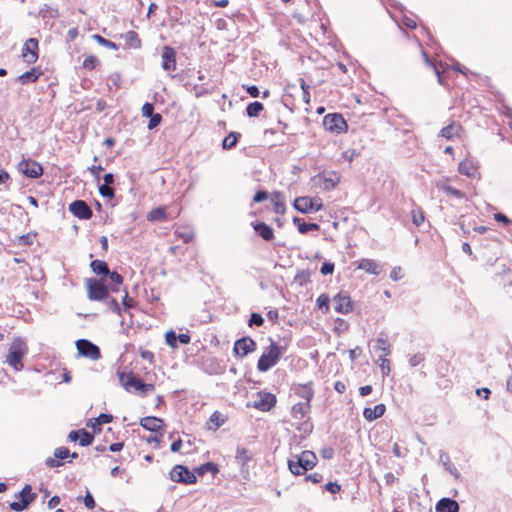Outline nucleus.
<instances>
[{"mask_svg":"<svg viewBox=\"0 0 512 512\" xmlns=\"http://www.w3.org/2000/svg\"><path fill=\"white\" fill-rule=\"evenodd\" d=\"M294 208L300 213L307 214L312 212V198L308 196L297 197L293 203Z\"/></svg>","mask_w":512,"mask_h":512,"instance_id":"a211bd4d","label":"nucleus"},{"mask_svg":"<svg viewBox=\"0 0 512 512\" xmlns=\"http://www.w3.org/2000/svg\"><path fill=\"white\" fill-rule=\"evenodd\" d=\"M294 392L297 396L304 399V402H307L308 404H310L314 396V391L311 386V383L298 385L297 387H295Z\"/></svg>","mask_w":512,"mask_h":512,"instance_id":"412c9836","label":"nucleus"},{"mask_svg":"<svg viewBox=\"0 0 512 512\" xmlns=\"http://www.w3.org/2000/svg\"><path fill=\"white\" fill-rule=\"evenodd\" d=\"M379 361H380V368H381L382 374L384 376L389 375L390 363H389V360L387 359V356H379Z\"/></svg>","mask_w":512,"mask_h":512,"instance_id":"13d9d810","label":"nucleus"},{"mask_svg":"<svg viewBox=\"0 0 512 512\" xmlns=\"http://www.w3.org/2000/svg\"><path fill=\"white\" fill-rule=\"evenodd\" d=\"M424 360H425L424 354L416 353L409 357L408 362L411 367H416V366L420 365L422 362H424Z\"/></svg>","mask_w":512,"mask_h":512,"instance_id":"6e6d98bb","label":"nucleus"},{"mask_svg":"<svg viewBox=\"0 0 512 512\" xmlns=\"http://www.w3.org/2000/svg\"><path fill=\"white\" fill-rule=\"evenodd\" d=\"M79 444L83 447L89 446L93 443L94 436L85 429H80Z\"/></svg>","mask_w":512,"mask_h":512,"instance_id":"a18cd8bd","label":"nucleus"},{"mask_svg":"<svg viewBox=\"0 0 512 512\" xmlns=\"http://www.w3.org/2000/svg\"><path fill=\"white\" fill-rule=\"evenodd\" d=\"M316 464V454L310 450H305L300 455H295L288 460L289 470L294 475H303L306 471L313 469Z\"/></svg>","mask_w":512,"mask_h":512,"instance_id":"f257e3e1","label":"nucleus"},{"mask_svg":"<svg viewBox=\"0 0 512 512\" xmlns=\"http://www.w3.org/2000/svg\"><path fill=\"white\" fill-rule=\"evenodd\" d=\"M412 222L415 226L419 227L425 221L424 213L421 209H414L411 211Z\"/></svg>","mask_w":512,"mask_h":512,"instance_id":"8fccbe9b","label":"nucleus"},{"mask_svg":"<svg viewBox=\"0 0 512 512\" xmlns=\"http://www.w3.org/2000/svg\"><path fill=\"white\" fill-rule=\"evenodd\" d=\"M253 228L265 241H271L274 238L273 229L264 222L253 224Z\"/></svg>","mask_w":512,"mask_h":512,"instance_id":"4be33fe9","label":"nucleus"},{"mask_svg":"<svg viewBox=\"0 0 512 512\" xmlns=\"http://www.w3.org/2000/svg\"><path fill=\"white\" fill-rule=\"evenodd\" d=\"M99 193L102 197L112 199L115 196V191L110 185L102 184L99 186Z\"/></svg>","mask_w":512,"mask_h":512,"instance_id":"603ef678","label":"nucleus"},{"mask_svg":"<svg viewBox=\"0 0 512 512\" xmlns=\"http://www.w3.org/2000/svg\"><path fill=\"white\" fill-rule=\"evenodd\" d=\"M92 38L97 42L99 43L100 45L104 46V47H107L109 49H113V50H118L119 46L115 43V42H112L108 39H105L104 37H102L101 35L99 34H94L92 36Z\"/></svg>","mask_w":512,"mask_h":512,"instance_id":"de8ad7c7","label":"nucleus"},{"mask_svg":"<svg viewBox=\"0 0 512 512\" xmlns=\"http://www.w3.org/2000/svg\"><path fill=\"white\" fill-rule=\"evenodd\" d=\"M18 170L29 178H38L43 173L42 166L34 160H22L18 164Z\"/></svg>","mask_w":512,"mask_h":512,"instance_id":"1a4fd4ad","label":"nucleus"},{"mask_svg":"<svg viewBox=\"0 0 512 512\" xmlns=\"http://www.w3.org/2000/svg\"><path fill=\"white\" fill-rule=\"evenodd\" d=\"M166 12L170 18V20L174 22H181L182 18V10L178 6H167Z\"/></svg>","mask_w":512,"mask_h":512,"instance_id":"a19ab883","label":"nucleus"},{"mask_svg":"<svg viewBox=\"0 0 512 512\" xmlns=\"http://www.w3.org/2000/svg\"><path fill=\"white\" fill-rule=\"evenodd\" d=\"M325 489L332 494H336L341 490V486L337 482H328Z\"/></svg>","mask_w":512,"mask_h":512,"instance_id":"774afa93","label":"nucleus"},{"mask_svg":"<svg viewBox=\"0 0 512 512\" xmlns=\"http://www.w3.org/2000/svg\"><path fill=\"white\" fill-rule=\"evenodd\" d=\"M40 74L41 73L36 68H32L30 71H27V72L21 74L18 77V81L21 84L33 83L38 80Z\"/></svg>","mask_w":512,"mask_h":512,"instance_id":"7c9ffc66","label":"nucleus"},{"mask_svg":"<svg viewBox=\"0 0 512 512\" xmlns=\"http://www.w3.org/2000/svg\"><path fill=\"white\" fill-rule=\"evenodd\" d=\"M83 502L87 509H93L96 506L95 500L89 491L84 496Z\"/></svg>","mask_w":512,"mask_h":512,"instance_id":"69168bd1","label":"nucleus"},{"mask_svg":"<svg viewBox=\"0 0 512 512\" xmlns=\"http://www.w3.org/2000/svg\"><path fill=\"white\" fill-rule=\"evenodd\" d=\"M22 57L29 63H35L38 59V40L36 38H29L23 46Z\"/></svg>","mask_w":512,"mask_h":512,"instance_id":"9b49d317","label":"nucleus"},{"mask_svg":"<svg viewBox=\"0 0 512 512\" xmlns=\"http://www.w3.org/2000/svg\"><path fill=\"white\" fill-rule=\"evenodd\" d=\"M174 235L184 243H189L194 238V231L190 226H180L176 228Z\"/></svg>","mask_w":512,"mask_h":512,"instance_id":"b1692460","label":"nucleus"},{"mask_svg":"<svg viewBox=\"0 0 512 512\" xmlns=\"http://www.w3.org/2000/svg\"><path fill=\"white\" fill-rule=\"evenodd\" d=\"M227 416L219 411H215L209 418L208 428L211 430H217L227 421Z\"/></svg>","mask_w":512,"mask_h":512,"instance_id":"393cba45","label":"nucleus"},{"mask_svg":"<svg viewBox=\"0 0 512 512\" xmlns=\"http://www.w3.org/2000/svg\"><path fill=\"white\" fill-rule=\"evenodd\" d=\"M170 477L174 482L193 484L196 482V476L183 465H176L170 472Z\"/></svg>","mask_w":512,"mask_h":512,"instance_id":"6e6552de","label":"nucleus"},{"mask_svg":"<svg viewBox=\"0 0 512 512\" xmlns=\"http://www.w3.org/2000/svg\"><path fill=\"white\" fill-rule=\"evenodd\" d=\"M76 348L79 355L90 358L92 360H98L101 357L99 347L87 339L77 340Z\"/></svg>","mask_w":512,"mask_h":512,"instance_id":"0eeeda50","label":"nucleus"},{"mask_svg":"<svg viewBox=\"0 0 512 512\" xmlns=\"http://www.w3.org/2000/svg\"><path fill=\"white\" fill-rule=\"evenodd\" d=\"M359 269L366 271L373 275H379L381 273V267L374 260L363 259L358 265Z\"/></svg>","mask_w":512,"mask_h":512,"instance_id":"a878e982","label":"nucleus"},{"mask_svg":"<svg viewBox=\"0 0 512 512\" xmlns=\"http://www.w3.org/2000/svg\"><path fill=\"white\" fill-rule=\"evenodd\" d=\"M263 108L264 107L261 102L254 101V102L248 104V106L246 108V112L249 117H256L263 110Z\"/></svg>","mask_w":512,"mask_h":512,"instance_id":"79ce46f5","label":"nucleus"},{"mask_svg":"<svg viewBox=\"0 0 512 512\" xmlns=\"http://www.w3.org/2000/svg\"><path fill=\"white\" fill-rule=\"evenodd\" d=\"M30 504H31V498L27 499V500L26 499L25 500L18 499L17 501L11 502L9 504V507L13 511L21 512V511H24L25 509H27Z\"/></svg>","mask_w":512,"mask_h":512,"instance_id":"37998d69","label":"nucleus"},{"mask_svg":"<svg viewBox=\"0 0 512 512\" xmlns=\"http://www.w3.org/2000/svg\"><path fill=\"white\" fill-rule=\"evenodd\" d=\"M256 349L255 341L250 337H242L234 344V352L239 357H244Z\"/></svg>","mask_w":512,"mask_h":512,"instance_id":"f8f14e48","label":"nucleus"},{"mask_svg":"<svg viewBox=\"0 0 512 512\" xmlns=\"http://www.w3.org/2000/svg\"><path fill=\"white\" fill-rule=\"evenodd\" d=\"M443 192H445L446 194L448 195H451L453 197H456V198H459V199H462L464 198V193L452 186H449V185H446V184H441L438 186Z\"/></svg>","mask_w":512,"mask_h":512,"instance_id":"49530a36","label":"nucleus"},{"mask_svg":"<svg viewBox=\"0 0 512 512\" xmlns=\"http://www.w3.org/2000/svg\"><path fill=\"white\" fill-rule=\"evenodd\" d=\"M15 498L16 499H22V500H27V499H30L31 498V503L34 501V499L36 498V494L32 492V487L31 485L27 484L23 487V489L15 495Z\"/></svg>","mask_w":512,"mask_h":512,"instance_id":"58836bf2","label":"nucleus"},{"mask_svg":"<svg viewBox=\"0 0 512 512\" xmlns=\"http://www.w3.org/2000/svg\"><path fill=\"white\" fill-rule=\"evenodd\" d=\"M439 458L445 470L448 471L451 475L454 476L455 479L458 480L460 478V473L458 472L457 468L451 463L448 453L441 451Z\"/></svg>","mask_w":512,"mask_h":512,"instance_id":"bb28decb","label":"nucleus"},{"mask_svg":"<svg viewBox=\"0 0 512 512\" xmlns=\"http://www.w3.org/2000/svg\"><path fill=\"white\" fill-rule=\"evenodd\" d=\"M264 322L263 317L259 313H252L249 319V326H261Z\"/></svg>","mask_w":512,"mask_h":512,"instance_id":"bf43d9fd","label":"nucleus"},{"mask_svg":"<svg viewBox=\"0 0 512 512\" xmlns=\"http://www.w3.org/2000/svg\"><path fill=\"white\" fill-rule=\"evenodd\" d=\"M162 121V116L159 113H154L150 118L147 125V128H156L158 125H160Z\"/></svg>","mask_w":512,"mask_h":512,"instance_id":"052dcab7","label":"nucleus"},{"mask_svg":"<svg viewBox=\"0 0 512 512\" xmlns=\"http://www.w3.org/2000/svg\"><path fill=\"white\" fill-rule=\"evenodd\" d=\"M300 85H301V89H302V99L305 103H309L310 102V93H309V88L310 86L308 84H306L305 80L304 79H300Z\"/></svg>","mask_w":512,"mask_h":512,"instance_id":"4d7b16f0","label":"nucleus"},{"mask_svg":"<svg viewBox=\"0 0 512 512\" xmlns=\"http://www.w3.org/2000/svg\"><path fill=\"white\" fill-rule=\"evenodd\" d=\"M334 263L331 262H324L321 266L320 272L323 275L332 274L334 271Z\"/></svg>","mask_w":512,"mask_h":512,"instance_id":"338daca9","label":"nucleus"},{"mask_svg":"<svg viewBox=\"0 0 512 512\" xmlns=\"http://www.w3.org/2000/svg\"><path fill=\"white\" fill-rule=\"evenodd\" d=\"M104 302L107 304L108 308L112 312H114L118 315L121 314V308H120V305L118 304V302L116 301V299H114L113 297H110L108 295V299H106Z\"/></svg>","mask_w":512,"mask_h":512,"instance_id":"5fc2aeb1","label":"nucleus"},{"mask_svg":"<svg viewBox=\"0 0 512 512\" xmlns=\"http://www.w3.org/2000/svg\"><path fill=\"white\" fill-rule=\"evenodd\" d=\"M99 64V60L94 55L87 56L83 61V68L93 70Z\"/></svg>","mask_w":512,"mask_h":512,"instance_id":"3c124183","label":"nucleus"},{"mask_svg":"<svg viewBox=\"0 0 512 512\" xmlns=\"http://www.w3.org/2000/svg\"><path fill=\"white\" fill-rule=\"evenodd\" d=\"M162 68L166 71L176 69V51L170 46H164L162 50Z\"/></svg>","mask_w":512,"mask_h":512,"instance_id":"ddd939ff","label":"nucleus"},{"mask_svg":"<svg viewBox=\"0 0 512 512\" xmlns=\"http://www.w3.org/2000/svg\"><path fill=\"white\" fill-rule=\"evenodd\" d=\"M297 429L301 431L304 435H309L313 430V425L309 421H304L297 427Z\"/></svg>","mask_w":512,"mask_h":512,"instance_id":"0e129e2a","label":"nucleus"},{"mask_svg":"<svg viewBox=\"0 0 512 512\" xmlns=\"http://www.w3.org/2000/svg\"><path fill=\"white\" fill-rule=\"evenodd\" d=\"M437 512H459V504L451 498H442L436 504Z\"/></svg>","mask_w":512,"mask_h":512,"instance_id":"6ab92c4d","label":"nucleus"},{"mask_svg":"<svg viewBox=\"0 0 512 512\" xmlns=\"http://www.w3.org/2000/svg\"><path fill=\"white\" fill-rule=\"evenodd\" d=\"M87 296L91 301H105L108 299L109 287L103 279L90 278L86 280Z\"/></svg>","mask_w":512,"mask_h":512,"instance_id":"39448f33","label":"nucleus"},{"mask_svg":"<svg viewBox=\"0 0 512 512\" xmlns=\"http://www.w3.org/2000/svg\"><path fill=\"white\" fill-rule=\"evenodd\" d=\"M273 211L277 214H284L286 211L284 197L280 192H274L271 196Z\"/></svg>","mask_w":512,"mask_h":512,"instance_id":"cd10ccee","label":"nucleus"},{"mask_svg":"<svg viewBox=\"0 0 512 512\" xmlns=\"http://www.w3.org/2000/svg\"><path fill=\"white\" fill-rule=\"evenodd\" d=\"M323 128H348V125L340 113H329L323 117Z\"/></svg>","mask_w":512,"mask_h":512,"instance_id":"4468645a","label":"nucleus"},{"mask_svg":"<svg viewBox=\"0 0 512 512\" xmlns=\"http://www.w3.org/2000/svg\"><path fill=\"white\" fill-rule=\"evenodd\" d=\"M285 347L277 345L275 342H271L266 351L260 356L257 369L260 372H266L277 364L283 353Z\"/></svg>","mask_w":512,"mask_h":512,"instance_id":"f03ea898","label":"nucleus"},{"mask_svg":"<svg viewBox=\"0 0 512 512\" xmlns=\"http://www.w3.org/2000/svg\"><path fill=\"white\" fill-rule=\"evenodd\" d=\"M375 352H379V356H388L390 354V344L387 339L377 338L374 346Z\"/></svg>","mask_w":512,"mask_h":512,"instance_id":"72a5a7b5","label":"nucleus"},{"mask_svg":"<svg viewBox=\"0 0 512 512\" xmlns=\"http://www.w3.org/2000/svg\"><path fill=\"white\" fill-rule=\"evenodd\" d=\"M235 458L242 466L252 459V453L245 447L238 446L236 449Z\"/></svg>","mask_w":512,"mask_h":512,"instance_id":"473e14b6","label":"nucleus"},{"mask_svg":"<svg viewBox=\"0 0 512 512\" xmlns=\"http://www.w3.org/2000/svg\"><path fill=\"white\" fill-rule=\"evenodd\" d=\"M276 396L270 392L260 391L257 393L253 402L249 403V407L257 410L267 412L270 411L276 404Z\"/></svg>","mask_w":512,"mask_h":512,"instance_id":"423d86ee","label":"nucleus"},{"mask_svg":"<svg viewBox=\"0 0 512 512\" xmlns=\"http://www.w3.org/2000/svg\"><path fill=\"white\" fill-rule=\"evenodd\" d=\"M113 420L112 415L101 413L97 418L93 420V422L89 425L94 431L98 426L106 423H110Z\"/></svg>","mask_w":512,"mask_h":512,"instance_id":"4c0bfd02","label":"nucleus"},{"mask_svg":"<svg viewBox=\"0 0 512 512\" xmlns=\"http://www.w3.org/2000/svg\"><path fill=\"white\" fill-rule=\"evenodd\" d=\"M329 297L325 294H321L317 298V305L320 309H325L326 311L329 309Z\"/></svg>","mask_w":512,"mask_h":512,"instance_id":"680f3d73","label":"nucleus"},{"mask_svg":"<svg viewBox=\"0 0 512 512\" xmlns=\"http://www.w3.org/2000/svg\"><path fill=\"white\" fill-rule=\"evenodd\" d=\"M310 281V272L308 270L299 271L294 277V282L300 286L306 285Z\"/></svg>","mask_w":512,"mask_h":512,"instance_id":"09e8293b","label":"nucleus"},{"mask_svg":"<svg viewBox=\"0 0 512 512\" xmlns=\"http://www.w3.org/2000/svg\"><path fill=\"white\" fill-rule=\"evenodd\" d=\"M458 171L468 177H474L477 172V167L472 161L465 160L459 163Z\"/></svg>","mask_w":512,"mask_h":512,"instance_id":"c85d7f7f","label":"nucleus"},{"mask_svg":"<svg viewBox=\"0 0 512 512\" xmlns=\"http://www.w3.org/2000/svg\"><path fill=\"white\" fill-rule=\"evenodd\" d=\"M196 472L200 476H203L206 473H211V474L215 475L218 472V468L214 463L207 462V463L199 466L198 468H196Z\"/></svg>","mask_w":512,"mask_h":512,"instance_id":"ea45409f","label":"nucleus"},{"mask_svg":"<svg viewBox=\"0 0 512 512\" xmlns=\"http://www.w3.org/2000/svg\"><path fill=\"white\" fill-rule=\"evenodd\" d=\"M118 377L121 385L127 390L131 389L139 392L141 395H146L154 390L153 384L144 383L141 379L134 376L132 373L126 374L118 372Z\"/></svg>","mask_w":512,"mask_h":512,"instance_id":"20e7f679","label":"nucleus"},{"mask_svg":"<svg viewBox=\"0 0 512 512\" xmlns=\"http://www.w3.org/2000/svg\"><path fill=\"white\" fill-rule=\"evenodd\" d=\"M386 411V407L384 404H378L374 406V408H365L363 411V416L368 421L376 420L384 415Z\"/></svg>","mask_w":512,"mask_h":512,"instance_id":"aec40b11","label":"nucleus"},{"mask_svg":"<svg viewBox=\"0 0 512 512\" xmlns=\"http://www.w3.org/2000/svg\"><path fill=\"white\" fill-rule=\"evenodd\" d=\"M166 219L165 209L158 207L153 209L148 214V220L150 221H162Z\"/></svg>","mask_w":512,"mask_h":512,"instance_id":"c03bdc74","label":"nucleus"},{"mask_svg":"<svg viewBox=\"0 0 512 512\" xmlns=\"http://www.w3.org/2000/svg\"><path fill=\"white\" fill-rule=\"evenodd\" d=\"M335 310L338 313L347 314L352 310L351 299L345 293H338L334 297Z\"/></svg>","mask_w":512,"mask_h":512,"instance_id":"2eb2a0df","label":"nucleus"},{"mask_svg":"<svg viewBox=\"0 0 512 512\" xmlns=\"http://www.w3.org/2000/svg\"><path fill=\"white\" fill-rule=\"evenodd\" d=\"M124 38L130 47L138 49L141 47V40L135 31H128L125 33Z\"/></svg>","mask_w":512,"mask_h":512,"instance_id":"c9c22d12","label":"nucleus"},{"mask_svg":"<svg viewBox=\"0 0 512 512\" xmlns=\"http://www.w3.org/2000/svg\"><path fill=\"white\" fill-rule=\"evenodd\" d=\"M69 211L81 220H88L92 217V210L83 200H75L69 205Z\"/></svg>","mask_w":512,"mask_h":512,"instance_id":"9d476101","label":"nucleus"},{"mask_svg":"<svg viewBox=\"0 0 512 512\" xmlns=\"http://www.w3.org/2000/svg\"><path fill=\"white\" fill-rule=\"evenodd\" d=\"M140 425L151 432H160L164 428V422L162 419L154 417V416H147L140 420Z\"/></svg>","mask_w":512,"mask_h":512,"instance_id":"dca6fc26","label":"nucleus"},{"mask_svg":"<svg viewBox=\"0 0 512 512\" xmlns=\"http://www.w3.org/2000/svg\"><path fill=\"white\" fill-rule=\"evenodd\" d=\"M154 114V105L152 103L146 102L142 106V116L146 118H150Z\"/></svg>","mask_w":512,"mask_h":512,"instance_id":"e2e57ef3","label":"nucleus"},{"mask_svg":"<svg viewBox=\"0 0 512 512\" xmlns=\"http://www.w3.org/2000/svg\"><path fill=\"white\" fill-rule=\"evenodd\" d=\"M105 276H108L110 279L111 285L109 287V290H111L112 292L119 291L118 286L123 283V277L118 272H111L110 270L109 273H107Z\"/></svg>","mask_w":512,"mask_h":512,"instance_id":"f704fd0d","label":"nucleus"},{"mask_svg":"<svg viewBox=\"0 0 512 512\" xmlns=\"http://www.w3.org/2000/svg\"><path fill=\"white\" fill-rule=\"evenodd\" d=\"M70 451L66 447H59L56 448L54 451V458H47L46 459V465L50 468L59 467L62 465V463L59 460H64L67 457H69Z\"/></svg>","mask_w":512,"mask_h":512,"instance_id":"f3484780","label":"nucleus"},{"mask_svg":"<svg viewBox=\"0 0 512 512\" xmlns=\"http://www.w3.org/2000/svg\"><path fill=\"white\" fill-rule=\"evenodd\" d=\"M27 344L21 338H16L9 347L6 362L16 371L23 369L22 359L27 354Z\"/></svg>","mask_w":512,"mask_h":512,"instance_id":"7ed1b4c3","label":"nucleus"},{"mask_svg":"<svg viewBox=\"0 0 512 512\" xmlns=\"http://www.w3.org/2000/svg\"><path fill=\"white\" fill-rule=\"evenodd\" d=\"M165 342L173 349L178 347L176 333L173 330L167 331L165 334Z\"/></svg>","mask_w":512,"mask_h":512,"instance_id":"864d4df0","label":"nucleus"},{"mask_svg":"<svg viewBox=\"0 0 512 512\" xmlns=\"http://www.w3.org/2000/svg\"><path fill=\"white\" fill-rule=\"evenodd\" d=\"M241 136L238 132H231L229 135H227L223 141H222V147L223 149H231L233 148L236 143L238 142L239 137Z\"/></svg>","mask_w":512,"mask_h":512,"instance_id":"e433bc0d","label":"nucleus"},{"mask_svg":"<svg viewBox=\"0 0 512 512\" xmlns=\"http://www.w3.org/2000/svg\"><path fill=\"white\" fill-rule=\"evenodd\" d=\"M310 404L307 402H299L293 405L291 414L294 419L302 420L310 411Z\"/></svg>","mask_w":512,"mask_h":512,"instance_id":"5701e85b","label":"nucleus"},{"mask_svg":"<svg viewBox=\"0 0 512 512\" xmlns=\"http://www.w3.org/2000/svg\"><path fill=\"white\" fill-rule=\"evenodd\" d=\"M91 270L101 276H105L107 273H109V267L108 264L103 260H93L90 263Z\"/></svg>","mask_w":512,"mask_h":512,"instance_id":"2f4dec72","label":"nucleus"},{"mask_svg":"<svg viewBox=\"0 0 512 512\" xmlns=\"http://www.w3.org/2000/svg\"><path fill=\"white\" fill-rule=\"evenodd\" d=\"M293 223L298 226V231L301 234H306L309 231L319 230L320 226L317 223H305L301 222V219L298 217L293 218Z\"/></svg>","mask_w":512,"mask_h":512,"instance_id":"c756f323","label":"nucleus"}]
</instances>
